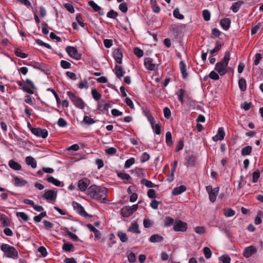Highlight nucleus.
I'll return each instance as SVG.
<instances>
[{"instance_id":"1","label":"nucleus","mask_w":263,"mask_h":263,"mask_svg":"<svg viewBox=\"0 0 263 263\" xmlns=\"http://www.w3.org/2000/svg\"><path fill=\"white\" fill-rule=\"evenodd\" d=\"M88 195L96 200L105 202L107 198V189L102 186L92 185L87 190Z\"/></svg>"},{"instance_id":"2","label":"nucleus","mask_w":263,"mask_h":263,"mask_svg":"<svg viewBox=\"0 0 263 263\" xmlns=\"http://www.w3.org/2000/svg\"><path fill=\"white\" fill-rule=\"evenodd\" d=\"M230 60V53L229 51H226L221 61L216 63L215 70L218 72L220 76H223L227 72V67Z\"/></svg>"},{"instance_id":"3","label":"nucleus","mask_w":263,"mask_h":263,"mask_svg":"<svg viewBox=\"0 0 263 263\" xmlns=\"http://www.w3.org/2000/svg\"><path fill=\"white\" fill-rule=\"evenodd\" d=\"M1 249L4 252L5 256L8 258L17 259L18 257V252L13 246L3 243L1 246Z\"/></svg>"},{"instance_id":"4","label":"nucleus","mask_w":263,"mask_h":263,"mask_svg":"<svg viewBox=\"0 0 263 263\" xmlns=\"http://www.w3.org/2000/svg\"><path fill=\"white\" fill-rule=\"evenodd\" d=\"M67 95L76 107L82 109L84 108L85 104L81 98L71 91H67Z\"/></svg>"},{"instance_id":"5","label":"nucleus","mask_w":263,"mask_h":263,"mask_svg":"<svg viewBox=\"0 0 263 263\" xmlns=\"http://www.w3.org/2000/svg\"><path fill=\"white\" fill-rule=\"evenodd\" d=\"M138 208V204H134L132 206H125L122 208L121 213L123 217H128L136 212Z\"/></svg>"},{"instance_id":"6","label":"nucleus","mask_w":263,"mask_h":263,"mask_svg":"<svg viewBox=\"0 0 263 263\" xmlns=\"http://www.w3.org/2000/svg\"><path fill=\"white\" fill-rule=\"evenodd\" d=\"M205 189L209 194L210 201L214 202L216 201V197L219 192V187L213 189L211 185H208L205 187Z\"/></svg>"},{"instance_id":"7","label":"nucleus","mask_w":263,"mask_h":263,"mask_svg":"<svg viewBox=\"0 0 263 263\" xmlns=\"http://www.w3.org/2000/svg\"><path fill=\"white\" fill-rule=\"evenodd\" d=\"M187 223L179 219L176 220L173 227V229L176 232H185L187 230Z\"/></svg>"},{"instance_id":"8","label":"nucleus","mask_w":263,"mask_h":263,"mask_svg":"<svg viewBox=\"0 0 263 263\" xmlns=\"http://www.w3.org/2000/svg\"><path fill=\"white\" fill-rule=\"evenodd\" d=\"M66 51L68 55L72 59L79 60L81 58V54L78 52L77 49L72 46H68Z\"/></svg>"},{"instance_id":"9","label":"nucleus","mask_w":263,"mask_h":263,"mask_svg":"<svg viewBox=\"0 0 263 263\" xmlns=\"http://www.w3.org/2000/svg\"><path fill=\"white\" fill-rule=\"evenodd\" d=\"M30 130L35 136L42 138H46L48 135V131L46 129H43L40 127H31Z\"/></svg>"},{"instance_id":"10","label":"nucleus","mask_w":263,"mask_h":263,"mask_svg":"<svg viewBox=\"0 0 263 263\" xmlns=\"http://www.w3.org/2000/svg\"><path fill=\"white\" fill-rule=\"evenodd\" d=\"M57 194L52 190H45V193L42 197L44 199L47 200L55 201L57 198Z\"/></svg>"},{"instance_id":"11","label":"nucleus","mask_w":263,"mask_h":263,"mask_svg":"<svg viewBox=\"0 0 263 263\" xmlns=\"http://www.w3.org/2000/svg\"><path fill=\"white\" fill-rule=\"evenodd\" d=\"M111 107V105L110 103H106L105 100H102L98 102L97 109L102 112H104Z\"/></svg>"},{"instance_id":"12","label":"nucleus","mask_w":263,"mask_h":263,"mask_svg":"<svg viewBox=\"0 0 263 263\" xmlns=\"http://www.w3.org/2000/svg\"><path fill=\"white\" fill-rule=\"evenodd\" d=\"M115 61L119 64L122 62L123 52L121 48H118L115 50L113 53Z\"/></svg>"},{"instance_id":"13","label":"nucleus","mask_w":263,"mask_h":263,"mask_svg":"<svg viewBox=\"0 0 263 263\" xmlns=\"http://www.w3.org/2000/svg\"><path fill=\"white\" fill-rule=\"evenodd\" d=\"M257 252V250L255 247L251 246L246 247L243 252V255L246 257L249 258L253 254Z\"/></svg>"},{"instance_id":"14","label":"nucleus","mask_w":263,"mask_h":263,"mask_svg":"<svg viewBox=\"0 0 263 263\" xmlns=\"http://www.w3.org/2000/svg\"><path fill=\"white\" fill-rule=\"evenodd\" d=\"M72 205L73 208L77 209V211L81 215L85 217L89 216V215L85 212L84 208L80 204L76 202H73Z\"/></svg>"},{"instance_id":"15","label":"nucleus","mask_w":263,"mask_h":263,"mask_svg":"<svg viewBox=\"0 0 263 263\" xmlns=\"http://www.w3.org/2000/svg\"><path fill=\"white\" fill-rule=\"evenodd\" d=\"M89 184V181L87 178H83L78 182V187L82 192L85 191Z\"/></svg>"},{"instance_id":"16","label":"nucleus","mask_w":263,"mask_h":263,"mask_svg":"<svg viewBox=\"0 0 263 263\" xmlns=\"http://www.w3.org/2000/svg\"><path fill=\"white\" fill-rule=\"evenodd\" d=\"M127 231L137 234H139L141 233V231L139 229V224L136 221H134L131 223L127 230Z\"/></svg>"},{"instance_id":"17","label":"nucleus","mask_w":263,"mask_h":263,"mask_svg":"<svg viewBox=\"0 0 263 263\" xmlns=\"http://www.w3.org/2000/svg\"><path fill=\"white\" fill-rule=\"evenodd\" d=\"M153 60L152 58H145L144 61V64L146 69L149 70H153L155 69L156 65L153 63Z\"/></svg>"},{"instance_id":"18","label":"nucleus","mask_w":263,"mask_h":263,"mask_svg":"<svg viewBox=\"0 0 263 263\" xmlns=\"http://www.w3.org/2000/svg\"><path fill=\"white\" fill-rule=\"evenodd\" d=\"M0 224L4 227H8L10 226L9 218L6 215L0 213Z\"/></svg>"},{"instance_id":"19","label":"nucleus","mask_w":263,"mask_h":263,"mask_svg":"<svg viewBox=\"0 0 263 263\" xmlns=\"http://www.w3.org/2000/svg\"><path fill=\"white\" fill-rule=\"evenodd\" d=\"M225 136V132L222 127L219 128L216 135L213 137V140L214 141L218 140H222L224 139Z\"/></svg>"},{"instance_id":"20","label":"nucleus","mask_w":263,"mask_h":263,"mask_svg":"<svg viewBox=\"0 0 263 263\" xmlns=\"http://www.w3.org/2000/svg\"><path fill=\"white\" fill-rule=\"evenodd\" d=\"M125 73V71L123 70L121 66L116 65L115 67V73L118 78L121 79L124 76Z\"/></svg>"},{"instance_id":"21","label":"nucleus","mask_w":263,"mask_h":263,"mask_svg":"<svg viewBox=\"0 0 263 263\" xmlns=\"http://www.w3.org/2000/svg\"><path fill=\"white\" fill-rule=\"evenodd\" d=\"M149 240L152 243H159L162 242L164 240V238L158 234H154L149 237Z\"/></svg>"},{"instance_id":"22","label":"nucleus","mask_w":263,"mask_h":263,"mask_svg":"<svg viewBox=\"0 0 263 263\" xmlns=\"http://www.w3.org/2000/svg\"><path fill=\"white\" fill-rule=\"evenodd\" d=\"M220 24L224 30H227L230 27L231 21L229 18H224L220 21Z\"/></svg>"},{"instance_id":"23","label":"nucleus","mask_w":263,"mask_h":263,"mask_svg":"<svg viewBox=\"0 0 263 263\" xmlns=\"http://www.w3.org/2000/svg\"><path fill=\"white\" fill-rule=\"evenodd\" d=\"M13 180L14 185L16 186H25L27 183V181L23 179L22 178H20L18 177H14Z\"/></svg>"},{"instance_id":"24","label":"nucleus","mask_w":263,"mask_h":263,"mask_svg":"<svg viewBox=\"0 0 263 263\" xmlns=\"http://www.w3.org/2000/svg\"><path fill=\"white\" fill-rule=\"evenodd\" d=\"M186 190V188L184 185H180L173 189L172 194L175 196L178 195L185 192Z\"/></svg>"},{"instance_id":"25","label":"nucleus","mask_w":263,"mask_h":263,"mask_svg":"<svg viewBox=\"0 0 263 263\" xmlns=\"http://www.w3.org/2000/svg\"><path fill=\"white\" fill-rule=\"evenodd\" d=\"M179 68L183 79H185L187 76V73L186 70V65L183 61H180L179 63Z\"/></svg>"},{"instance_id":"26","label":"nucleus","mask_w":263,"mask_h":263,"mask_svg":"<svg viewBox=\"0 0 263 263\" xmlns=\"http://www.w3.org/2000/svg\"><path fill=\"white\" fill-rule=\"evenodd\" d=\"M243 4L242 1H238L237 2L233 3L231 7V9L234 13L237 12L240 9L241 5Z\"/></svg>"},{"instance_id":"27","label":"nucleus","mask_w":263,"mask_h":263,"mask_svg":"<svg viewBox=\"0 0 263 263\" xmlns=\"http://www.w3.org/2000/svg\"><path fill=\"white\" fill-rule=\"evenodd\" d=\"M26 163L27 165H31V166L33 168L36 167V161L31 156H28L26 158Z\"/></svg>"},{"instance_id":"28","label":"nucleus","mask_w":263,"mask_h":263,"mask_svg":"<svg viewBox=\"0 0 263 263\" xmlns=\"http://www.w3.org/2000/svg\"><path fill=\"white\" fill-rule=\"evenodd\" d=\"M239 88L242 91H245L247 89V83L244 78H240L238 80Z\"/></svg>"},{"instance_id":"29","label":"nucleus","mask_w":263,"mask_h":263,"mask_svg":"<svg viewBox=\"0 0 263 263\" xmlns=\"http://www.w3.org/2000/svg\"><path fill=\"white\" fill-rule=\"evenodd\" d=\"M187 161L185 163V165L187 167L193 166L195 165L196 159L195 157L193 156H189V157L186 158Z\"/></svg>"},{"instance_id":"30","label":"nucleus","mask_w":263,"mask_h":263,"mask_svg":"<svg viewBox=\"0 0 263 263\" xmlns=\"http://www.w3.org/2000/svg\"><path fill=\"white\" fill-rule=\"evenodd\" d=\"M9 165L11 168L16 171H18L21 169V165L12 160L9 161Z\"/></svg>"},{"instance_id":"31","label":"nucleus","mask_w":263,"mask_h":263,"mask_svg":"<svg viewBox=\"0 0 263 263\" xmlns=\"http://www.w3.org/2000/svg\"><path fill=\"white\" fill-rule=\"evenodd\" d=\"M91 95L94 100L99 101L101 98V94L95 88L92 89L91 91Z\"/></svg>"},{"instance_id":"32","label":"nucleus","mask_w":263,"mask_h":263,"mask_svg":"<svg viewBox=\"0 0 263 263\" xmlns=\"http://www.w3.org/2000/svg\"><path fill=\"white\" fill-rule=\"evenodd\" d=\"M62 249L66 252H71L73 251L74 247L72 243L67 242L64 243Z\"/></svg>"},{"instance_id":"33","label":"nucleus","mask_w":263,"mask_h":263,"mask_svg":"<svg viewBox=\"0 0 263 263\" xmlns=\"http://www.w3.org/2000/svg\"><path fill=\"white\" fill-rule=\"evenodd\" d=\"M47 181L49 183L53 184L57 186H60L61 185V182L52 176H48L47 177Z\"/></svg>"},{"instance_id":"34","label":"nucleus","mask_w":263,"mask_h":263,"mask_svg":"<svg viewBox=\"0 0 263 263\" xmlns=\"http://www.w3.org/2000/svg\"><path fill=\"white\" fill-rule=\"evenodd\" d=\"M141 183L148 188L155 187L156 186V184H154L151 181L146 179H142L141 180Z\"/></svg>"},{"instance_id":"35","label":"nucleus","mask_w":263,"mask_h":263,"mask_svg":"<svg viewBox=\"0 0 263 263\" xmlns=\"http://www.w3.org/2000/svg\"><path fill=\"white\" fill-rule=\"evenodd\" d=\"M95 123V121L91 118L89 116H85L84 117L83 121L81 122V123L86 124L87 125H91Z\"/></svg>"},{"instance_id":"36","label":"nucleus","mask_w":263,"mask_h":263,"mask_svg":"<svg viewBox=\"0 0 263 263\" xmlns=\"http://www.w3.org/2000/svg\"><path fill=\"white\" fill-rule=\"evenodd\" d=\"M252 148L251 146H246L241 149V153L242 156L249 155L252 152Z\"/></svg>"},{"instance_id":"37","label":"nucleus","mask_w":263,"mask_h":263,"mask_svg":"<svg viewBox=\"0 0 263 263\" xmlns=\"http://www.w3.org/2000/svg\"><path fill=\"white\" fill-rule=\"evenodd\" d=\"M117 236L120 238V240L122 242H126L128 240V237L126 233H123L122 232H118L117 233Z\"/></svg>"},{"instance_id":"38","label":"nucleus","mask_w":263,"mask_h":263,"mask_svg":"<svg viewBox=\"0 0 263 263\" xmlns=\"http://www.w3.org/2000/svg\"><path fill=\"white\" fill-rule=\"evenodd\" d=\"M174 219L170 217H166L164 220V226L169 227L174 224Z\"/></svg>"},{"instance_id":"39","label":"nucleus","mask_w":263,"mask_h":263,"mask_svg":"<svg viewBox=\"0 0 263 263\" xmlns=\"http://www.w3.org/2000/svg\"><path fill=\"white\" fill-rule=\"evenodd\" d=\"M166 143L168 145H171L173 144L172 134L170 132H167L165 135Z\"/></svg>"},{"instance_id":"40","label":"nucleus","mask_w":263,"mask_h":263,"mask_svg":"<svg viewBox=\"0 0 263 263\" xmlns=\"http://www.w3.org/2000/svg\"><path fill=\"white\" fill-rule=\"evenodd\" d=\"M88 4L96 12H99V11H100L101 9V8L97 4H96L93 1H89L88 2Z\"/></svg>"},{"instance_id":"41","label":"nucleus","mask_w":263,"mask_h":263,"mask_svg":"<svg viewBox=\"0 0 263 263\" xmlns=\"http://www.w3.org/2000/svg\"><path fill=\"white\" fill-rule=\"evenodd\" d=\"M117 176L119 178L122 180H129L131 179L130 175L128 174L120 172L117 174Z\"/></svg>"},{"instance_id":"42","label":"nucleus","mask_w":263,"mask_h":263,"mask_svg":"<svg viewBox=\"0 0 263 263\" xmlns=\"http://www.w3.org/2000/svg\"><path fill=\"white\" fill-rule=\"evenodd\" d=\"M219 260L222 263H230L231 259L228 255H223L219 257Z\"/></svg>"},{"instance_id":"43","label":"nucleus","mask_w":263,"mask_h":263,"mask_svg":"<svg viewBox=\"0 0 263 263\" xmlns=\"http://www.w3.org/2000/svg\"><path fill=\"white\" fill-rule=\"evenodd\" d=\"M224 215L227 217L233 216L235 214V211L230 208L227 210L224 209Z\"/></svg>"},{"instance_id":"44","label":"nucleus","mask_w":263,"mask_h":263,"mask_svg":"<svg viewBox=\"0 0 263 263\" xmlns=\"http://www.w3.org/2000/svg\"><path fill=\"white\" fill-rule=\"evenodd\" d=\"M262 213L261 211H259L258 212L257 215L255 218L254 223L255 224L258 225L261 223L262 222Z\"/></svg>"},{"instance_id":"45","label":"nucleus","mask_w":263,"mask_h":263,"mask_svg":"<svg viewBox=\"0 0 263 263\" xmlns=\"http://www.w3.org/2000/svg\"><path fill=\"white\" fill-rule=\"evenodd\" d=\"M185 90L182 89H180L179 90V93L178 95V99L181 102V104L184 103L183 97L185 94Z\"/></svg>"},{"instance_id":"46","label":"nucleus","mask_w":263,"mask_h":263,"mask_svg":"<svg viewBox=\"0 0 263 263\" xmlns=\"http://www.w3.org/2000/svg\"><path fill=\"white\" fill-rule=\"evenodd\" d=\"M88 83L86 80H82L78 84V87L80 89L88 88Z\"/></svg>"},{"instance_id":"47","label":"nucleus","mask_w":263,"mask_h":263,"mask_svg":"<svg viewBox=\"0 0 263 263\" xmlns=\"http://www.w3.org/2000/svg\"><path fill=\"white\" fill-rule=\"evenodd\" d=\"M221 46H222V45L220 43V42H217L216 44V46L215 47V48L214 49H213L210 51V53L211 54H214V53L218 51L220 49Z\"/></svg>"},{"instance_id":"48","label":"nucleus","mask_w":263,"mask_h":263,"mask_svg":"<svg viewBox=\"0 0 263 263\" xmlns=\"http://www.w3.org/2000/svg\"><path fill=\"white\" fill-rule=\"evenodd\" d=\"M95 238V240H100L101 242H104V239L103 238H101V234L99 230H97L96 232L94 233Z\"/></svg>"},{"instance_id":"49","label":"nucleus","mask_w":263,"mask_h":263,"mask_svg":"<svg viewBox=\"0 0 263 263\" xmlns=\"http://www.w3.org/2000/svg\"><path fill=\"white\" fill-rule=\"evenodd\" d=\"M106 15L107 17L108 18L115 19L116 18V17L118 16V13L117 12L115 11L114 10H111L110 11L107 12Z\"/></svg>"},{"instance_id":"50","label":"nucleus","mask_w":263,"mask_h":263,"mask_svg":"<svg viewBox=\"0 0 263 263\" xmlns=\"http://www.w3.org/2000/svg\"><path fill=\"white\" fill-rule=\"evenodd\" d=\"M134 53L138 58H141L143 55V51L139 47H135L134 49Z\"/></svg>"},{"instance_id":"51","label":"nucleus","mask_w":263,"mask_h":263,"mask_svg":"<svg viewBox=\"0 0 263 263\" xmlns=\"http://www.w3.org/2000/svg\"><path fill=\"white\" fill-rule=\"evenodd\" d=\"M161 124L160 123H157L156 124L153 125V126H152V128L153 130H155V133L157 135H160L161 134Z\"/></svg>"},{"instance_id":"52","label":"nucleus","mask_w":263,"mask_h":263,"mask_svg":"<svg viewBox=\"0 0 263 263\" xmlns=\"http://www.w3.org/2000/svg\"><path fill=\"white\" fill-rule=\"evenodd\" d=\"M150 156L149 155L145 152L142 154V155L140 157V161L142 163H144L148 161L149 159Z\"/></svg>"},{"instance_id":"53","label":"nucleus","mask_w":263,"mask_h":263,"mask_svg":"<svg viewBox=\"0 0 263 263\" xmlns=\"http://www.w3.org/2000/svg\"><path fill=\"white\" fill-rule=\"evenodd\" d=\"M16 216L21 218L25 221H27L29 219L28 215L24 212H17Z\"/></svg>"},{"instance_id":"54","label":"nucleus","mask_w":263,"mask_h":263,"mask_svg":"<svg viewBox=\"0 0 263 263\" xmlns=\"http://www.w3.org/2000/svg\"><path fill=\"white\" fill-rule=\"evenodd\" d=\"M203 253L205 256V257L206 259H209L211 257L212 252L210 248L208 247H204L203 248Z\"/></svg>"},{"instance_id":"55","label":"nucleus","mask_w":263,"mask_h":263,"mask_svg":"<svg viewBox=\"0 0 263 263\" xmlns=\"http://www.w3.org/2000/svg\"><path fill=\"white\" fill-rule=\"evenodd\" d=\"M60 64L61 66L64 69H69L71 67V64L65 60H62Z\"/></svg>"},{"instance_id":"56","label":"nucleus","mask_w":263,"mask_h":263,"mask_svg":"<svg viewBox=\"0 0 263 263\" xmlns=\"http://www.w3.org/2000/svg\"><path fill=\"white\" fill-rule=\"evenodd\" d=\"M202 15L203 18L205 21H208L210 20L211 14L209 10H204L202 12Z\"/></svg>"},{"instance_id":"57","label":"nucleus","mask_w":263,"mask_h":263,"mask_svg":"<svg viewBox=\"0 0 263 263\" xmlns=\"http://www.w3.org/2000/svg\"><path fill=\"white\" fill-rule=\"evenodd\" d=\"M262 24L261 23H259L257 25H256L254 27H253L251 29V34L253 35L256 34L260 28L261 27Z\"/></svg>"},{"instance_id":"58","label":"nucleus","mask_w":263,"mask_h":263,"mask_svg":"<svg viewBox=\"0 0 263 263\" xmlns=\"http://www.w3.org/2000/svg\"><path fill=\"white\" fill-rule=\"evenodd\" d=\"M15 54L17 57H21L22 58H26L28 57V55L26 53L22 52L19 49L15 50Z\"/></svg>"},{"instance_id":"59","label":"nucleus","mask_w":263,"mask_h":263,"mask_svg":"<svg viewBox=\"0 0 263 263\" xmlns=\"http://www.w3.org/2000/svg\"><path fill=\"white\" fill-rule=\"evenodd\" d=\"M173 15L175 17L179 20H182L184 18V16L180 14L178 9H176L174 10Z\"/></svg>"},{"instance_id":"60","label":"nucleus","mask_w":263,"mask_h":263,"mask_svg":"<svg viewBox=\"0 0 263 263\" xmlns=\"http://www.w3.org/2000/svg\"><path fill=\"white\" fill-rule=\"evenodd\" d=\"M135 159L134 158H130L129 159H127L125 163V167L129 168L130 166L133 165L135 163Z\"/></svg>"},{"instance_id":"61","label":"nucleus","mask_w":263,"mask_h":263,"mask_svg":"<svg viewBox=\"0 0 263 263\" xmlns=\"http://www.w3.org/2000/svg\"><path fill=\"white\" fill-rule=\"evenodd\" d=\"M76 21L82 27H84L85 23L83 21L81 15L80 14H78L76 16Z\"/></svg>"},{"instance_id":"62","label":"nucleus","mask_w":263,"mask_h":263,"mask_svg":"<svg viewBox=\"0 0 263 263\" xmlns=\"http://www.w3.org/2000/svg\"><path fill=\"white\" fill-rule=\"evenodd\" d=\"M42 32L44 34H47L49 32L48 28V24H46L45 22H43L42 23Z\"/></svg>"},{"instance_id":"63","label":"nucleus","mask_w":263,"mask_h":263,"mask_svg":"<svg viewBox=\"0 0 263 263\" xmlns=\"http://www.w3.org/2000/svg\"><path fill=\"white\" fill-rule=\"evenodd\" d=\"M127 258L128 261L130 263H134L136 260L135 254L133 252L130 253L127 255Z\"/></svg>"},{"instance_id":"64","label":"nucleus","mask_w":263,"mask_h":263,"mask_svg":"<svg viewBox=\"0 0 263 263\" xmlns=\"http://www.w3.org/2000/svg\"><path fill=\"white\" fill-rule=\"evenodd\" d=\"M119 8L123 13H126L128 10V7L125 3L120 4Z\"/></svg>"}]
</instances>
